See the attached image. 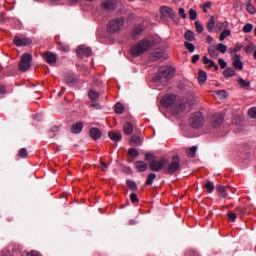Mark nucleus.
Returning <instances> with one entry per match:
<instances>
[{"label":"nucleus","instance_id":"1","mask_svg":"<svg viewBox=\"0 0 256 256\" xmlns=\"http://www.w3.org/2000/svg\"><path fill=\"white\" fill-rule=\"evenodd\" d=\"M162 105L167 107V109L171 108L172 113H182L183 112V104L181 101L177 100V96L175 94H169L164 96L162 99Z\"/></svg>","mask_w":256,"mask_h":256},{"label":"nucleus","instance_id":"2","mask_svg":"<svg viewBox=\"0 0 256 256\" xmlns=\"http://www.w3.org/2000/svg\"><path fill=\"white\" fill-rule=\"evenodd\" d=\"M153 46V43L148 40H142L138 42L136 45L132 46L130 53L132 57H139L140 55H143L146 51H149L151 47Z\"/></svg>","mask_w":256,"mask_h":256},{"label":"nucleus","instance_id":"3","mask_svg":"<svg viewBox=\"0 0 256 256\" xmlns=\"http://www.w3.org/2000/svg\"><path fill=\"white\" fill-rule=\"evenodd\" d=\"M175 75V68L171 66H162L158 70V81L161 83H167V81L173 79Z\"/></svg>","mask_w":256,"mask_h":256},{"label":"nucleus","instance_id":"4","mask_svg":"<svg viewBox=\"0 0 256 256\" xmlns=\"http://www.w3.org/2000/svg\"><path fill=\"white\" fill-rule=\"evenodd\" d=\"M179 169H181V158L179 155H175L172 157L168 167L164 169V173H166V175H175Z\"/></svg>","mask_w":256,"mask_h":256},{"label":"nucleus","instance_id":"5","mask_svg":"<svg viewBox=\"0 0 256 256\" xmlns=\"http://www.w3.org/2000/svg\"><path fill=\"white\" fill-rule=\"evenodd\" d=\"M123 25H125V19L123 18H115L109 21L107 25L108 33H118L123 29Z\"/></svg>","mask_w":256,"mask_h":256},{"label":"nucleus","instance_id":"6","mask_svg":"<svg viewBox=\"0 0 256 256\" xmlns=\"http://www.w3.org/2000/svg\"><path fill=\"white\" fill-rule=\"evenodd\" d=\"M204 123L205 118L203 117V113L201 112L193 113L189 119L190 127H192L193 129H199L203 127Z\"/></svg>","mask_w":256,"mask_h":256},{"label":"nucleus","instance_id":"7","mask_svg":"<svg viewBox=\"0 0 256 256\" xmlns=\"http://www.w3.org/2000/svg\"><path fill=\"white\" fill-rule=\"evenodd\" d=\"M33 61V56L29 53L23 54L21 61L18 64L20 71H29L31 69V62Z\"/></svg>","mask_w":256,"mask_h":256},{"label":"nucleus","instance_id":"8","mask_svg":"<svg viewBox=\"0 0 256 256\" xmlns=\"http://www.w3.org/2000/svg\"><path fill=\"white\" fill-rule=\"evenodd\" d=\"M169 163V160L166 158H161L160 160H153L150 162V171H155L156 173H159Z\"/></svg>","mask_w":256,"mask_h":256},{"label":"nucleus","instance_id":"9","mask_svg":"<svg viewBox=\"0 0 256 256\" xmlns=\"http://www.w3.org/2000/svg\"><path fill=\"white\" fill-rule=\"evenodd\" d=\"M160 13L162 19H175V11L169 6H161Z\"/></svg>","mask_w":256,"mask_h":256},{"label":"nucleus","instance_id":"10","mask_svg":"<svg viewBox=\"0 0 256 256\" xmlns=\"http://www.w3.org/2000/svg\"><path fill=\"white\" fill-rule=\"evenodd\" d=\"M13 41L16 47H27V45H31L32 43L31 39L27 37L21 38L19 36H15Z\"/></svg>","mask_w":256,"mask_h":256},{"label":"nucleus","instance_id":"11","mask_svg":"<svg viewBox=\"0 0 256 256\" xmlns=\"http://www.w3.org/2000/svg\"><path fill=\"white\" fill-rule=\"evenodd\" d=\"M232 65L237 69L238 71H243V61H241V54H234L232 56Z\"/></svg>","mask_w":256,"mask_h":256},{"label":"nucleus","instance_id":"12","mask_svg":"<svg viewBox=\"0 0 256 256\" xmlns=\"http://www.w3.org/2000/svg\"><path fill=\"white\" fill-rule=\"evenodd\" d=\"M43 57L49 65H55V63H57V54H54L53 52H46Z\"/></svg>","mask_w":256,"mask_h":256},{"label":"nucleus","instance_id":"13","mask_svg":"<svg viewBox=\"0 0 256 256\" xmlns=\"http://www.w3.org/2000/svg\"><path fill=\"white\" fill-rule=\"evenodd\" d=\"M103 9L113 10L117 9V0H102Z\"/></svg>","mask_w":256,"mask_h":256},{"label":"nucleus","instance_id":"14","mask_svg":"<svg viewBox=\"0 0 256 256\" xmlns=\"http://www.w3.org/2000/svg\"><path fill=\"white\" fill-rule=\"evenodd\" d=\"M77 55H85L86 57H91V48L87 46H80L76 51Z\"/></svg>","mask_w":256,"mask_h":256},{"label":"nucleus","instance_id":"15","mask_svg":"<svg viewBox=\"0 0 256 256\" xmlns=\"http://www.w3.org/2000/svg\"><path fill=\"white\" fill-rule=\"evenodd\" d=\"M202 61L207 67H214L215 71H219V66L215 64V61L209 59L207 56H203Z\"/></svg>","mask_w":256,"mask_h":256},{"label":"nucleus","instance_id":"16","mask_svg":"<svg viewBox=\"0 0 256 256\" xmlns=\"http://www.w3.org/2000/svg\"><path fill=\"white\" fill-rule=\"evenodd\" d=\"M163 57V50L156 49L154 52L150 54L151 61H158V59H162Z\"/></svg>","mask_w":256,"mask_h":256},{"label":"nucleus","instance_id":"17","mask_svg":"<svg viewBox=\"0 0 256 256\" xmlns=\"http://www.w3.org/2000/svg\"><path fill=\"white\" fill-rule=\"evenodd\" d=\"M83 131V123L82 122H76L71 127V132L75 135H79Z\"/></svg>","mask_w":256,"mask_h":256},{"label":"nucleus","instance_id":"18","mask_svg":"<svg viewBox=\"0 0 256 256\" xmlns=\"http://www.w3.org/2000/svg\"><path fill=\"white\" fill-rule=\"evenodd\" d=\"M148 167L149 166H147V163H145L144 161H137L135 163V168L137 169V171H139V173H145Z\"/></svg>","mask_w":256,"mask_h":256},{"label":"nucleus","instance_id":"19","mask_svg":"<svg viewBox=\"0 0 256 256\" xmlns=\"http://www.w3.org/2000/svg\"><path fill=\"white\" fill-rule=\"evenodd\" d=\"M221 125H223V116L221 115L214 116L212 120V127L217 128V127H221Z\"/></svg>","mask_w":256,"mask_h":256},{"label":"nucleus","instance_id":"20","mask_svg":"<svg viewBox=\"0 0 256 256\" xmlns=\"http://www.w3.org/2000/svg\"><path fill=\"white\" fill-rule=\"evenodd\" d=\"M101 135H102V133H101V130H99V128H91L90 129V136L95 141H97V139H101Z\"/></svg>","mask_w":256,"mask_h":256},{"label":"nucleus","instance_id":"21","mask_svg":"<svg viewBox=\"0 0 256 256\" xmlns=\"http://www.w3.org/2000/svg\"><path fill=\"white\" fill-rule=\"evenodd\" d=\"M207 81V72L200 70L198 72V83L199 85H205V82Z\"/></svg>","mask_w":256,"mask_h":256},{"label":"nucleus","instance_id":"22","mask_svg":"<svg viewBox=\"0 0 256 256\" xmlns=\"http://www.w3.org/2000/svg\"><path fill=\"white\" fill-rule=\"evenodd\" d=\"M130 145L132 146H140L143 145V140L141 139V137L137 136V135H133L130 139Z\"/></svg>","mask_w":256,"mask_h":256},{"label":"nucleus","instance_id":"23","mask_svg":"<svg viewBox=\"0 0 256 256\" xmlns=\"http://www.w3.org/2000/svg\"><path fill=\"white\" fill-rule=\"evenodd\" d=\"M228 27H229V22L228 21H223V22L218 21L216 23L215 29H216L217 32H219V31H223V29L224 30L227 29Z\"/></svg>","mask_w":256,"mask_h":256},{"label":"nucleus","instance_id":"24","mask_svg":"<svg viewBox=\"0 0 256 256\" xmlns=\"http://www.w3.org/2000/svg\"><path fill=\"white\" fill-rule=\"evenodd\" d=\"M109 135V138L112 140V141H116V142H119L123 139V136L120 134V132H109L108 133Z\"/></svg>","mask_w":256,"mask_h":256},{"label":"nucleus","instance_id":"25","mask_svg":"<svg viewBox=\"0 0 256 256\" xmlns=\"http://www.w3.org/2000/svg\"><path fill=\"white\" fill-rule=\"evenodd\" d=\"M215 16H211L208 23H207V30L209 33H213V29H215Z\"/></svg>","mask_w":256,"mask_h":256},{"label":"nucleus","instance_id":"26","mask_svg":"<svg viewBox=\"0 0 256 256\" xmlns=\"http://www.w3.org/2000/svg\"><path fill=\"white\" fill-rule=\"evenodd\" d=\"M123 131L125 135H131V133H133V124L130 122L125 123L123 126Z\"/></svg>","mask_w":256,"mask_h":256},{"label":"nucleus","instance_id":"27","mask_svg":"<svg viewBox=\"0 0 256 256\" xmlns=\"http://www.w3.org/2000/svg\"><path fill=\"white\" fill-rule=\"evenodd\" d=\"M241 49H242V46L239 45V43H237L235 45V47L230 48L229 53H230L231 57H235V55H237V53H239V51H241Z\"/></svg>","mask_w":256,"mask_h":256},{"label":"nucleus","instance_id":"28","mask_svg":"<svg viewBox=\"0 0 256 256\" xmlns=\"http://www.w3.org/2000/svg\"><path fill=\"white\" fill-rule=\"evenodd\" d=\"M208 53L210 57H213L214 59L219 57V50H217V48H215L214 46L209 47Z\"/></svg>","mask_w":256,"mask_h":256},{"label":"nucleus","instance_id":"29","mask_svg":"<svg viewBox=\"0 0 256 256\" xmlns=\"http://www.w3.org/2000/svg\"><path fill=\"white\" fill-rule=\"evenodd\" d=\"M227 37H231V30L226 28L225 30H223L221 32L219 41H225V39H227Z\"/></svg>","mask_w":256,"mask_h":256},{"label":"nucleus","instance_id":"30","mask_svg":"<svg viewBox=\"0 0 256 256\" xmlns=\"http://www.w3.org/2000/svg\"><path fill=\"white\" fill-rule=\"evenodd\" d=\"M184 37L186 41H195V33L191 30L186 31Z\"/></svg>","mask_w":256,"mask_h":256},{"label":"nucleus","instance_id":"31","mask_svg":"<svg viewBox=\"0 0 256 256\" xmlns=\"http://www.w3.org/2000/svg\"><path fill=\"white\" fill-rule=\"evenodd\" d=\"M124 111H125V107H123V104H121L120 102L116 103L115 113H117V115H123Z\"/></svg>","mask_w":256,"mask_h":256},{"label":"nucleus","instance_id":"32","mask_svg":"<svg viewBox=\"0 0 256 256\" xmlns=\"http://www.w3.org/2000/svg\"><path fill=\"white\" fill-rule=\"evenodd\" d=\"M216 190L218 191V193H220L222 199H225V197H227V190L225 189V186H217Z\"/></svg>","mask_w":256,"mask_h":256},{"label":"nucleus","instance_id":"33","mask_svg":"<svg viewBox=\"0 0 256 256\" xmlns=\"http://www.w3.org/2000/svg\"><path fill=\"white\" fill-rule=\"evenodd\" d=\"M157 179V174L155 173H150L146 179V185H153V181Z\"/></svg>","mask_w":256,"mask_h":256},{"label":"nucleus","instance_id":"34","mask_svg":"<svg viewBox=\"0 0 256 256\" xmlns=\"http://www.w3.org/2000/svg\"><path fill=\"white\" fill-rule=\"evenodd\" d=\"M88 96L91 101H97L99 99V93L95 90H90Z\"/></svg>","mask_w":256,"mask_h":256},{"label":"nucleus","instance_id":"35","mask_svg":"<svg viewBox=\"0 0 256 256\" xmlns=\"http://www.w3.org/2000/svg\"><path fill=\"white\" fill-rule=\"evenodd\" d=\"M204 187L207 189L208 193H213V191H215V184L211 181L206 182Z\"/></svg>","mask_w":256,"mask_h":256},{"label":"nucleus","instance_id":"36","mask_svg":"<svg viewBox=\"0 0 256 256\" xmlns=\"http://www.w3.org/2000/svg\"><path fill=\"white\" fill-rule=\"evenodd\" d=\"M223 75H224V77H235V69L227 68L226 70H224Z\"/></svg>","mask_w":256,"mask_h":256},{"label":"nucleus","instance_id":"37","mask_svg":"<svg viewBox=\"0 0 256 256\" xmlns=\"http://www.w3.org/2000/svg\"><path fill=\"white\" fill-rule=\"evenodd\" d=\"M127 186L130 189V191H137L138 187H137V183H135V181L133 180H127Z\"/></svg>","mask_w":256,"mask_h":256},{"label":"nucleus","instance_id":"38","mask_svg":"<svg viewBox=\"0 0 256 256\" xmlns=\"http://www.w3.org/2000/svg\"><path fill=\"white\" fill-rule=\"evenodd\" d=\"M216 49L218 50V53H222V54H225L227 53V46L223 43H219L217 46H216Z\"/></svg>","mask_w":256,"mask_h":256},{"label":"nucleus","instance_id":"39","mask_svg":"<svg viewBox=\"0 0 256 256\" xmlns=\"http://www.w3.org/2000/svg\"><path fill=\"white\" fill-rule=\"evenodd\" d=\"M196 153H197V146H193L187 150L188 157L193 158V157H195Z\"/></svg>","mask_w":256,"mask_h":256},{"label":"nucleus","instance_id":"40","mask_svg":"<svg viewBox=\"0 0 256 256\" xmlns=\"http://www.w3.org/2000/svg\"><path fill=\"white\" fill-rule=\"evenodd\" d=\"M128 155H130V157H133V159L139 157V151H137V149L135 148H130L128 150Z\"/></svg>","mask_w":256,"mask_h":256},{"label":"nucleus","instance_id":"41","mask_svg":"<svg viewBox=\"0 0 256 256\" xmlns=\"http://www.w3.org/2000/svg\"><path fill=\"white\" fill-rule=\"evenodd\" d=\"M58 49L60 51H64V53H69V45L64 44V43H58Z\"/></svg>","mask_w":256,"mask_h":256},{"label":"nucleus","instance_id":"42","mask_svg":"<svg viewBox=\"0 0 256 256\" xmlns=\"http://www.w3.org/2000/svg\"><path fill=\"white\" fill-rule=\"evenodd\" d=\"M243 33H251L253 31V24L248 23L242 28Z\"/></svg>","mask_w":256,"mask_h":256},{"label":"nucleus","instance_id":"43","mask_svg":"<svg viewBox=\"0 0 256 256\" xmlns=\"http://www.w3.org/2000/svg\"><path fill=\"white\" fill-rule=\"evenodd\" d=\"M145 31V26H140L139 28H136L133 33L134 39L137 38V35H141Z\"/></svg>","mask_w":256,"mask_h":256},{"label":"nucleus","instance_id":"44","mask_svg":"<svg viewBox=\"0 0 256 256\" xmlns=\"http://www.w3.org/2000/svg\"><path fill=\"white\" fill-rule=\"evenodd\" d=\"M216 95L220 98V99H227L228 97V93L225 90H219Z\"/></svg>","mask_w":256,"mask_h":256},{"label":"nucleus","instance_id":"45","mask_svg":"<svg viewBox=\"0 0 256 256\" xmlns=\"http://www.w3.org/2000/svg\"><path fill=\"white\" fill-rule=\"evenodd\" d=\"M189 17L191 21H195L197 19V11H195V9H190Z\"/></svg>","mask_w":256,"mask_h":256},{"label":"nucleus","instance_id":"46","mask_svg":"<svg viewBox=\"0 0 256 256\" xmlns=\"http://www.w3.org/2000/svg\"><path fill=\"white\" fill-rule=\"evenodd\" d=\"M185 47L186 49H188V51H190V53H193V51H195V45L191 42H185Z\"/></svg>","mask_w":256,"mask_h":256},{"label":"nucleus","instance_id":"47","mask_svg":"<svg viewBox=\"0 0 256 256\" xmlns=\"http://www.w3.org/2000/svg\"><path fill=\"white\" fill-rule=\"evenodd\" d=\"M246 11H248V13H250V15H255V13H256L255 6H253V4L246 6Z\"/></svg>","mask_w":256,"mask_h":256},{"label":"nucleus","instance_id":"48","mask_svg":"<svg viewBox=\"0 0 256 256\" xmlns=\"http://www.w3.org/2000/svg\"><path fill=\"white\" fill-rule=\"evenodd\" d=\"M228 218H229V221H231L232 223H235V221H237V214L233 212H228Z\"/></svg>","mask_w":256,"mask_h":256},{"label":"nucleus","instance_id":"49","mask_svg":"<svg viewBox=\"0 0 256 256\" xmlns=\"http://www.w3.org/2000/svg\"><path fill=\"white\" fill-rule=\"evenodd\" d=\"M130 201L131 203H139V198H137V194L135 192L130 194Z\"/></svg>","mask_w":256,"mask_h":256},{"label":"nucleus","instance_id":"50","mask_svg":"<svg viewBox=\"0 0 256 256\" xmlns=\"http://www.w3.org/2000/svg\"><path fill=\"white\" fill-rule=\"evenodd\" d=\"M248 114L251 119H256V107L250 108Z\"/></svg>","mask_w":256,"mask_h":256},{"label":"nucleus","instance_id":"51","mask_svg":"<svg viewBox=\"0 0 256 256\" xmlns=\"http://www.w3.org/2000/svg\"><path fill=\"white\" fill-rule=\"evenodd\" d=\"M239 85H241L242 87H249L251 85V81H247V80L240 78Z\"/></svg>","mask_w":256,"mask_h":256},{"label":"nucleus","instance_id":"52","mask_svg":"<svg viewBox=\"0 0 256 256\" xmlns=\"http://www.w3.org/2000/svg\"><path fill=\"white\" fill-rule=\"evenodd\" d=\"M195 27H196V31L197 33H203V25H201V23H199V21L195 22Z\"/></svg>","mask_w":256,"mask_h":256},{"label":"nucleus","instance_id":"53","mask_svg":"<svg viewBox=\"0 0 256 256\" xmlns=\"http://www.w3.org/2000/svg\"><path fill=\"white\" fill-rule=\"evenodd\" d=\"M19 157H21L22 159H25V157H27V149L22 148L19 153H18Z\"/></svg>","mask_w":256,"mask_h":256},{"label":"nucleus","instance_id":"54","mask_svg":"<svg viewBox=\"0 0 256 256\" xmlns=\"http://www.w3.org/2000/svg\"><path fill=\"white\" fill-rule=\"evenodd\" d=\"M218 63H219V65H220V67H221L222 69H225V67H227V62H225V60H224L223 58H220V59L218 60Z\"/></svg>","mask_w":256,"mask_h":256},{"label":"nucleus","instance_id":"55","mask_svg":"<svg viewBox=\"0 0 256 256\" xmlns=\"http://www.w3.org/2000/svg\"><path fill=\"white\" fill-rule=\"evenodd\" d=\"M179 15L182 17V19H187V14L185 13V8L179 9Z\"/></svg>","mask_w":256,"mask_h":256},{"label":"nucleus","instance_id":"56","mask_svg":"<svg viewBox=\"0 0 256 256\" xmlns=\"http://www.w3.org/2000/svg\"><path fill=\"white\" fill-rule=\"evenodd\" d=\"M211 2H206L203 6L204 13H207V9H211Z\"/></svg>","mask_w":256,"mask_h":256},{"label":"nucleus","instance_id":"57","mask_svg":"<svg viewBox=\"0 0 256 256\" xmlns=\"http://www.w3.org/2000/svg\"><path fill=\"white\" fill-rule=\"evenodd\" d=\"M27 256H41V254L38 251H31L27 253Z\"/></svg>","mask_w":256,"mask_h":256},{"label":"nucleus","instance_id":"58","mask_svg":"<svg viewBox=\"0 0 256 256\" xmlns=\"http://www.w3.org/2000/svg\"><path fill=\"white\" fill-rule=\"evenodd\" d=\"M108 166L107 164H105V162H101V170L105 172H107Z\"/></svg>","mask_w":256,"mask_h":256},{"label":"nucleus","instance_id":"59","mask_svg":"<svg viewBox=\"0 0 256 256\" xmlns=\"http://www.w3.org/2000/svg\"><path fill=\"white\" fill-rule=\"evenodd\" d=\"M197 61H199V54H195V55L192 57V63H197Z\"/></svg>","mask_w":256,"mask_h":256},{"label":"nucleus","instance_id":"60","mask_svg":"<svg viewBox=\"0 0 256 256\" xmlns=\"http://www.w3.org/2000/svg\"><path fill=\"white\" fill-rule=\"evenodd\" d=\"M92 107H94V109H101V104L99 103H93Z\"/></svg>","mask_w":256,"mask_h":256},{"label":"nucleus","instance_id":"61","mask_svg":"<svg viewBox=\"0 0 256 256\" xmlns=\"http://www.w3.org/2000/svg\"><path fill=\"white\" fill-rule=\"evenodd\" d=\"M5 94V86L0 85V95Z\"/></svg>","mask_w":256,"mask_h":256},{"label":"nucleus","instance_id":"62","mask_svg":"<svg viewBox=\"0 0 256 256\" xmlns=\"http://www.w3.org/2000/svg\"><path fill=\"white\" fill-rule=\"evenodd\" d=\"M65 82H66L68 85H71V84L73 83V79L66 78V79H65Z\"/></svg>","mask_w":256,"mask_h":256},{"label":"nucleus","instance_id":"63","mask_svg":"<svg viewBox=\"0 0 256 256\" xmlns=\"http://www.w3.org/2000/svg\"><path fill=\"white\" fill-rule=\"evenodd\" d=\"M245 5H246V7H249V5H252L251 0H245Z\"/></svg>","mask_w":256,"mask_h":256},{"label":"nucleus","instance_id":"64","mask_svg":"<svg viewBox=\"0 0 256 256\" xmlns=\"http://www.w3.org/2000/svg\"><path fill=\"white\" fill-rule=\"evenodd\" d=\"M208 43H213V38L211 36H207Z\"/></svg>","mask_w":256,"mask_h":256}]
</instances>
